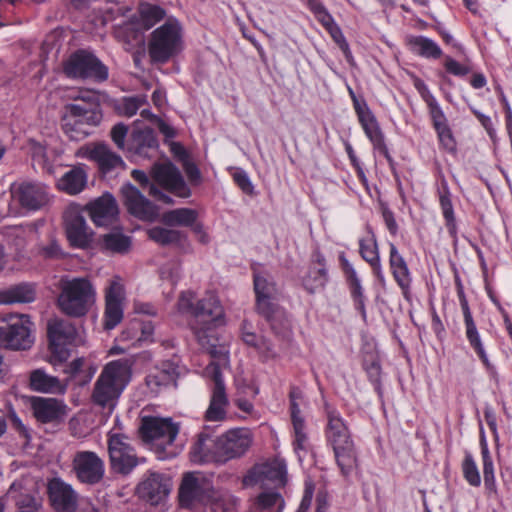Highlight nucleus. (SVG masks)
<instances>
[{
    "instance_id": "f257e3e1",
    "label": "nucleus",
    "mask_w": 512,
    "mask_h": 512,
    "mask_svg": "<svg viewBox=\"0 0 512 512\" xmlns=\"http://www.w3.org/2000/svg\"><path fill=\"white\" fill-rule=\"evenodd\" d=\"M327 419L325 438L333 449L334 457L344 477H348L357 465V454L352 434L339 410L324 404Z\"/></svg>"
},
{
    "instance_id": "f03ea898",
    "label": "nucleus",
    "mask_w": 512,
    "mask_h": 512,
    "mask_svg": "<svg viewBox=\"0 0 512 512\" xmlns=\"http://www.w3.org/2000/svg\"><path fill=\"white\" fill-rule=\"evenodd\" d=\"M130 359L122 358L108 362L94 384L91 399L92 402L112 412L117 405L125 387L132 375Z\"/></svg>"
},
{
    "instance_id": "7ed1b4c3",
    "label": "nucleus",
    "mask_w": 512,
    "mask_h": 512,
    "mask_svg": "<svg viewBox=\"0 0 512 512\" xmlns=\"http://www.w3.org/2000/svg\"><path fill=\"white\" fill-rule=\"evenodd\" d=\"M57 306L69 317H84L96 301V290L87 277L63 276L58 283Z\"/></svg>"
},
{
    "instance_id": "20e7f679",
    "label": "nucleus",
    "mask_w": 512,
    "mask_h": 512,
    "mask_svg": "<svg viewBox=\"0 0 512 512\" xmlns=\"http://www.w3.org/2000/svg\"><path fill=\"white\" fill-rule=\"evenodd\" d=\"M47 336L49 340V362L57 369L70 357V346H76L81 342L77 328L74 324L64 319H52L47 324Z\"/></svg>"
},
{
    "instance_id": "39448f33",
    "label": "nucleus",
    "mask_w": 512,
    "mask_h": 512,
    "mask_svg": "<svg viewBox=\"0 0 512 512\" xmlns=\"http://www.w3.org/2000/svg\"><path fill=\"white\" fill-rule=\"evenodd\" d=\"M181 27L177 20L168 19L150 35L148 53L151 62L164 64L180 50Z\"/></svg>"
},
{
    "instance_id": "423d86ee",
    "label": "nucleus",
    "mask_w": 512,
    "mask_h": 512,
    "mask_svg": "<svg viewBox=\"0 0 512 512\" xmlns=\"http://www.w3.org/2000/svg\"><path fill=\"white\" fill-rule=\"evenodd\" d=\"M413 85L426 103L432 126L437 134L440 146L449 153L456 152L457 144L448 119L426 83L418 76L413 75Z\"/></svg>"
},
{
    "instance_id": "0eeeda50",
    "label": "nucleus",
    "mask_w": 512,
    "mask_h": 512,
    "mask_svg": "<svg viewBox=\"0 0 512 512\" xmlns=\"http://www.w3.org/2000/svg\"><path fill=\"white\" fill-rule=\"evenodd\" d=\"M63 71L70 79L104 82L108 79V67L92 52L78 49L63 63Z\"/></svg>"
},
{
    "instance_id": "6e6552de",
    "label": "nucleus",
    "mask_w": 512,
    "mask_h": 512,
    "mask_svg": "<svg viewBox=\"0 0 512 512\" xmlns=\"http://www.w3.org/2000/svg\"><path fill=\"white\" fill-rule=\"evenodd\" d=\"M205 376L212 380L210 400L204 419L210 422H222L227 419L229 399L219 362L212 360L204 369Z\"/></svg>"
},
{
    "instance_id": "1a4fd4ad",
    "label": "nucleus",
    "mask_w": 512,
    "mask_h": 512,
    "mask_svg": "<svg viewBox=\"0 0 512 512\" xmlns=\"http://www.w3.org/2000/svg\"><path fill=\"white\" fill-rule=\"evenodd\" d=\"M28 315H10L0 326V344L9 350H27L34 342Z\"/></svg>"
},
{
    "instance_id": "9d476101",
    "label": "nucleus",
    "mask_w": 512,
    "mask_h": 512,
    "mask_svg": "<svg viewBox=\"0 0 512 512\" xmlns=\"http://www.w3.org/2000/svg\"><path fill=\"white\" fill-rule=\"evenodd\" d=\"M253 435L247 428H233L219 436L213 443L216 448V462L226 463L242 457L251 447Z\"/></svg>"
},
{
    "instance_id": "9b49d317",
    "label": "nucleus",
    "mask_w": 512,
    "mask_h": 512,
    "mask_svg": "<svg viewBox=\"0 0 512 512\" xmlns=\"http://www.w3.org/2000/svg\"><path fill=\"white\" fill-rule=\"evenodd\" d=\"M222 316L223 309L214 296L210 295L197 302L189 324L201 346H204L207 333L216 326Z\"/></svg>"
},
{
    "instance_id": "f8f14e48",
    "label": "nucleus",
    "mask_w": 512,
    "mask_h": 512,
    "mask_svg": "<svg viewBox=\"0 0 512 512\" xmlns=\"http://www.w3.org/2000/svg\"><path fill=\"white\" fill-rule=\"evenodd\" d=\"M108 453L111 469L124 476L129 475L140 462L135 448L125 434H109Z\"/></svg>"
},
{
    "instance_id": "ddd939ff",
    "label": "nucleus",
    "mask_w": 512,
    "mask_h": 512,
    "mask_svg": "<svg viewBox=\"0 0 512 512\" xmlns=\"http://www.w3.org/2000/svg\"><path fill=\"white\" fill-rule=\"evenodd\" d=\"M72 472L84 485L94 486L102 482L105 476L104 460L94 451L75 452L71 461Z\"/></svg>"
},
{
    "instance_id": "4468645a",
    "label": "nucleus",
    "mask_w": 512,
    "mask_h": 512,
    "mask_svg": "<svg viewBox=\"0 0 512 512\" xmlns=\"http://www.w3.org/2000/svg\"><path fill=\"white\" fill-rule=\"evenodd\" d=\"M152 180L163 189L180 198L191 196V189L179 169L169 160L156 162L150 170Z\"/></svg>"
},
{
    "instance_id": "2eb2a0df",
    "label": "nucleus",
    "mask_w": 512,
    "mask_h": 512,
    "mask_svg": "<svg viewBox=\"0 0 512 512\" xmlns=\"http://www.w3.org/2000/svg\"><path fill=\"white\" fill-rule=\"evenodd\" d=\"M139 431L145 442L164 447L175 441L179 427L170 418L145 416L141 419Z\"/></svg>"
},
{
    "instance_id": "dca6fc26",
    "label": "nucleus",
    "mask_w": 512,
    "mask_h": 512,
    "mask_svg": "<svg viewBox=\"0 0 512 512\" xmlns=\"http://www.w3.org/2000/svg\"><path fill=\"white\" fill-rule=\"evenodd\" d=\"M247 485L260 484L262 487L273 485V488L284 487L287 483L286 463L280 459H274L257 464L251 468L244 478Z\"/></svg>"
},
{
    "instance_id": "f3484780",
    "label": "nucleus",
    "mask_w": 512,
    "mask_h": 512,
    "mask_svg": "<svg viewBox=\"0 0 512 512\" xmlns=\"http://www.w3.org/2000/svg\"><path fill=\"white\" fill-rule=\"evenodd\" d=\"M457 296L464 317L467 340L482 361L483 365L488 370L489 374L494 377L496 375V369L494 365L489 361L486 351L483 347L479 332L472 316V312L469 307L468 300L464 292L463 285L460 281L457 282Z\"/></svg>"
},
{
    "instance_id": "a211bd4d",
    "label": "nucleus",
    "mask_w": 512,
    "mask_h": 512,
    "mask_svg": "<svg viewBox=\"0 0 512 512\" xmlns=\"http://www.w3.org/2000/svg\"><path fill=\"white\" fill-rule=\"evenodd\" d=\"M123 203L127 211L141 221L153 222L159 216V207L147 199L142 192L131 183L121 187Z\"/></svg>"
},
{
    "instance_id": "6ab92c4d",
    "label": "nucleus",
    "mask_w": 512,
    "mask_h": 512,
    "mask_svg": "<svg viewBox=\"0 0 512 512\" xmlns=\"http://www.w3.org/2000/svg\"><path fill=\"white\" fill-rule=\"evenodd\" d=\"M159 151V141L155 131L145 126L133 128L128 138L126 156L133 160L152 159Z\"/></svg>"
},
{
    "instance_id": "aec40b11",
    "label": "nucleus",
    "mask_w": 512,
    "mask_h": 512,
    "mask_svg": "<svg viewBox=\"0 0 512 512\" xmlns=\"http://www.w3.org/2000/svg\"><path fill=\"white\" fill-rule=\"evenodd\" d=\"M66 236L73 248L86 249L93 242L94 232L87 225L77 206L71 205L64 214Z\"/></svg>"
},
{
    "instance_id": "412c9836",
    "label": "nucleus",
    "mask_w": 512,
    "mask_h": 512,
    "mask_svg": "<svg viewBox=\"0 0 512 512\" xmlns=\"http://www.w3.org/2000/svg\"><path fill=\"white\" fill-rule=\"evenodd\" d=\"M12 195L26 211H38L50 202L49 188L40 182L25 181L13 186Z\"/></svg>"
},
{
    "instance_id": "4be33fe9",
    "label": "nucleus",
    "mask_w": 512,
    "mask_h": 512,
    "mask_svg": "<svg viewBox=\"0 0 512 512\" xmlns=\"http://www.w3.org/2000/svg\"><path fill=\"white\" fill-rule=\"evenodd\" d=\"M308 9L313 13L316 20L330 34L333 41L338 45L339 49L343 52L346 60L351 62L353 59L349 44L339 27L335 22L333 16L329 13L321 0H306Z\"/></svg>"
},
{
    "instance_id": "5701e85b",
    "label": "nucleus",
    "mask_w": 512,
    "mask_h": 512,
    "mask_svg": "<svg viewBox=\"0 0 512 512\" xmlns=\"http://www.w3.org/2000/svg\"><path fill=\"white\" fill-rule=\"evenodd\" d=\"M212 485L204 477L186 473L179 487V501L182 507L189 508L196 502H203L211 496Z\"/></svg>"
},
{
    "instance_id": "b1692460",
    "label": "nucleus",
    "mask_w": 512,
    "mask_h": 512,
    "mask_svg": "<svg viewBox=\"0 0 512 512\" xmlns=\"http://www.w3.org/2000/svg\"><path fill=\"white\" fill-rule=\"evenodd\" d=\"M47 494L51 506L56 512H75L77 509V493L72 485L59 477L48 481Z\"/></svg>"
},
{
    "instance_id": "393cba45",
    "label": "nucleus",
    "mask_w": 512,
    "mask_h": 512,
    "mask_svg": "<svg viewBox=\"0 0 512 512\" xmlns=\"http://www.w3.org/2000/svg\"><path fill=\"white\" fill-rule=\"evenodd\" d=\"M123 300V285L116 280L111 281L105 293L104 329H114L123 319Z\"/></svg>"
},
{
    "instance_id": "a878e982",
    "label": "nucleus",
    "mask_w": 512,
    "mask_h": 512,
    "mask_svg": "<svg viewBox=\"0 0 512 512\" xmlns=\"http://www.w3.org/2000/svg\"><path fill=\"white\" fill-rule=\"evenodd\" d=\"M339 262L345 276V280L350 292L351 299L353 301L354 308L360 313L363 321L366 322V296L364 294V289L362 287L361 280L358 277V274L354 269L353 265L346 258L344 252L340 253Z\"/></svg>"
},
{
    "instance_id": "bb28decb",
    "label": "nucleus",
    "mask_w": 512,
    "mask_h": 512,
    "mask_svg": "<svg viewBox=\"0 0 512 512\" xmlns=\"http://www.w3.org/2000/svg\"><path fill=\"white\" fill-rule=\"evenodd\" d=\"M86 210L96 226H109L116 221L119 210L116 199L104 193L86 205Z\"/></svg>"
},
{
    "instance_id": "cd10ccee",
    "label": "nucleus",
    "mask_w": 512,
    "mask_h": 512,
    "mask_svg": "<svg viewBox=\"0 0 512 512\" xmlns=\"http://www.w3.org/2000/svg\"><path fill=\"white\" fill-rule=\"evenodd\" d=\"M254 292L256 296V311L258 314H267L271 307L277 305L278 294L276 283L272 277L263 273L253 275Z\"/></svg>"
},
{
    "instance_id": "c85d7f7f",
    "label": "nucleus",
    "mask_w": 512,
    "mask_h": 512,
    "mask_svg": "<svg viewBox=\"0 0 512 512\" xmlns=\"http://www.w3.org/2000/svg\"><path fill=\"white\" fill-rule=\"evenodd\" d=\"M169 492V480L161 473H151L137 486L138 496L152 505L159 504Z\"/></svg>"
},
{
    "instance_id": "c756f323",
    "label": "nucleus",
    "mask_w": 512,
    "mask_h": 512,
    "mask_svg": "<svg viewBox=\"0 0 512 512\" xmlns=\"http://www.w3.org/2000/svg\"><path fill=\"white\" fill-rule=\"evenodd\" d=\"M179 367L172 361H163L160 366L152 369L145 377V383L150 392L157 395L162 388L176 386Z\"/></svg>"
},
{
    "instance_id": "7c9ffc66",
    "label": "nucleus",
    "mask_w": 512,
    "mask_h": 512,
    "mask_svg": "<svg viewBox=\"0 0 512 512\" xmlns=\"http://www.w3.org/2000/svg\"><path fill=\"white\" fill-rule=\"evenodd\" d=\"M30 404L34 417L41 423L59 421L66 414V406L55 398L33 396Z\"/></svg>"
},
{
    "instance_id": "2f4dec72",
    "label": "nucleus",
    "mask_w": 512,
    "mask_h": 512,
    "mask_svg": "<svg viewBox=\"0 0 512 512\" xmlns=\"http://www.w3.org/2000/svg\"><path fill=\"white\" fill-rule=\"evenodd\" d=\"M88 158L94 161L99 171L109 174L116 170H125L126 164L106 143H96L89 151Z\"/></svg>"
},
{
    "instance_id": "473e14b6",
    "label": "nucleus",
    "mask_w": 512,
    "mask_h": 512,
    "mask_svg": "<svg viewBox=\"0 0 512 512\" xmlns=\"http://www.w3.org/2000/svg\"><path fill=\"white\" fill-rule=\"evenodd\" d=\"M368 237L359 240V253L364 261H366L375 277L380 281H384V273L381 265L378 242L373 229L367 226Z\"/></svg>"
},
{
    "instance_id": "72a5a7b5",
    "label": "nucleus",
    "mask_w": 512,
    "mask_h": 512,
    "mask_svg": "<svg viewBox=\"0 0 512 512\" xmlns=\"http://www.w3.org/2000/svg\"><path fill=\"white\" fill-rule=\"evenodd\" d=\"M358 109L359 111L356 113L358 122L372 144L373 149L384 148L386 145L385 135L376 116L369 106H365V109H360V107Z\"/></svg>"
},
{
    "instance_id": "f704fd0d",
    "label": "nucleus",
    "mask_w": 512,
    "mask_h": 512,
    "mask_svg": "<svg viewBox=\"0 0 512 512\" xmlns=\"http://www.w3.org/2000/svg\"><path fill=\"white\" fill-rule=\"evenodd\" d=\"M358 109L359 111L356 113L358 122L372 144L373 149L384 148L386 145L385 135L376 116L369 106H365V109H360V107Z\"/></svg>"
},
{
    "instance_id": "c9c22d12",
    "label": "nucleus",
    "mask_w": 512,
    "mask_h": 512,
    "mask_svg": "<svg viewBox=\"0 0 512 512\" xmlns=\"http://www.w3.org/2000/svg\"><path fill=\"white\" fill-rule=\"evenodd\" d=\"M389 266L394 280L401 288L404 296H406L411 287V273L404 257L392 242L389 243Z\"/></svg>"
},
{
    "instance_id": "e433bc0d",
    "label": "nucleus",
    "mask_w": 512,
    "mask_h": 512,
    "mask_svg": "<svg viewBox=\"0 0 512 512\" xmlns=\"http://www.w3.org/2000/svg\"><path fill=\"white\" fill-rule=\"evenodd\" d=\"M36 299V284L22 282L0 289V305L32 303Z\"/></svg>"
},
{
    "instance_id": "4c0bfd02",
    "label": "nucleus",
    "mask_w": 512,
    "mask_h": 512,
    "mask_svg": "<svg viewBox=\"0 0 512 512\" xmlns=\"http://www.w3.org/2000/svg\"><path fill=\"white\" fill-rule=\"evenodd\" d=\"M409 50L422 58L438 60L443 56V51L436 41L423 35H408L405 39Z\"/></svg>"
},
{
    "instance_id": "58836bf2",
    "label": "nucleus",
    "mask_w": 512,
    "mask_h": 512,
    "mask_svg": "<svg viewBox=\"0 0 512 512\" xmlns=\"http://www.w3.org/2000/svg\"><path fill=\"white\" fill-rule=\"evenodd\" d=\"M285 500L277 488H267L253 500L251 512H283Z\"/></svg>"
},
{
    "instance_id": "ea45409f",
    "label": "nucleus",
    "mask_w": 512,
    "mask_h": 512,
    "mask_svg": "<svg viewBox=\"0 0 512 512\" xmlns=\"http://www.w3.org/2000/svg\"><path fill=\"white\" fill-rule=\"evenodd\" d=\"M115 37L128 52L139 50L144 45V34L133 22L125 23L115 29Z\"/></svg>"
},
{
    "instance_id": "a19ab883",
    "label": "nucleus",
    "mask_w": 512,
    "mask_h": 512,
    "mask_svg": "<svg viewBox=\"0 0 512 512\" xmlns=\"http://www.w3.org/2000/svg\"><path fill=\"white\" fill-rule=\"evenodd\" d=\"M30 387L34 391L43 393H63L65 385H62L58 377L48 375L42 369H36L30 374Z\"/></svg>"
},
{
    "instance_id": "79ce46f5",
    "label": "nucleus",
    "mask_w": 512,
    "mask_h": 512,
    "mask_svg": "<svg viewBox=\"0 0 512 512\" xmlns=\"http://www.w3.org/2000/svg\"><path fill=\"white\" fill-rule=\"evenodd\" d=\"M60 367H63L66 380H76L79 385L89 383L96 372V369L92 366H86V361L83 357L76 358L68 364L64 362Z\"/></svg>"
},
{
    "instance_id": "37998d69",
    "label": "nucleus",
    "mask_w": 512,
    "mask_h": 512,
    "mask_svg": "<svg viewBox=\"0 0 512 512\" xmlns=\"http://www.w3.org/2000/svg\"><path fill=\"white\" fill-rule=\"evenodd\" d=\"M439 204L442 211V215L445 221V226L449 235L453 238H457L458 228L454 208L452 204V195L449 187L445 181L442 183L441 189L438 190Z\"/></svg>"
},
{
    "instance_id": "c03bdc74",
    "label": "nucleus",
    "mask_w": 512,
    "mask_h": 512,
    "mask_svg": "<svg viewBox=\"0 0 512 512\" xmlns=\"http://www.w3.org/2000/svg\"><path fill=\"white\" fill-rule=\"evenodd\" d=\"M87 184V173L81 167H73L58 181V188L69 194L76 195L84 190Z\"/></svg>"
},
{
    "instance_id": "a18cd8bd",
    "label": "nucleus",
    "mask_w": 512,
    "mask_h": 512,
    "mask_svg": "<svg viewBox=\"0 0 512 512\" xmlns=\"http://www.w3.org/2000/svg\"><path fill=\"white\" fill-rule=\"evenodd\" d=\"M77 107H65V113L62 117V129L64 133L73 141H80L90 135L91 131L85 127V124L75 119Z\"/></svg>"
},
{
    "instance_id": "49530a36",
    "label": "nucleus",
    "mask_w": 512,
    "mask_h": 512,
    "mask_svg": "<svg viewBox=\"0 0 512 512\" xmlns=\"http://www.w3.org/2000/svg\"><path fill=\"white\" fill-rule=\"evenodd\" d=\"M65 107H77L78 111L75 116L76 120L85 124V127L91 131L92 127L97 126L102 120L100 105L94 101L83 100L80 103L67 104Z\"/></svg>"
},
{
    "instance_id": "de8ad7c7",
    "label": "nucleus",
    "mask_w": 512,
    "mask_h": 512,
    "mask_svg": "<svg viewBox=\"0 0 512 512\" xmlns=\"http://www.w3.org/2000/svg\"><path fill=\"white\" fill-rule=\"evenodd\" d=\"M139 24L145 30H149L166 16V11L161 6L142 2L138 7Z\"/></svg>"
},
{
    "instance_id": "09e8293b",
    "label": "nucleus",
    "mask_w": 512,
    "mask_h": 512,
    "mask_svg": "<svg viewBox=\"0 0 512 512\" xmlns=\"http://www.w3.org/2000/svg\"><path fill=\"white\" fill-rule=\"evenodd\" d=\"M198 213L191 208H177L163 213L161 221L167 226L190 227L197 220Z\"/></svg>"
},
{
    "instance_id": "8fccbe9b",
    "label": "nucleus",
    "mask_w": 512,
    "mask_h": 512,
    "mask_svg": "<svg viewBox=\"0 0 512 512\" xmlns=\"http://www.w3.org/2000/svg\"><path fill=\"white\" fill-rule=\"evenodd\" d=\"M211 441L209 434L205 432H201L198 435L197 440L191 447L190 456L191 460L195 463H208V462H216V448L214 447V451L210 450V446L208 442Z\"/></svg>"
},
{
    "instance_id": "3c124183",
    "label": "nucleus",
    "mask_w": 512,
    "mask_h": 512,
    "mask_svg": "<svg viewBox=\"0 0 512 512\" xmlns=\"http://www.w3.org/2000/svg\"><path fill=\"white\" fill-rule=\"evenodd\" d=\"M270 310L268 315H260L265 318L276 335L285 337L291 329L287 313L278 304L271 307Z\"/></svg>"
},
{
    "instance_id": "603ef678",
    "label": "nucleus",
    "mask_w": 512,
    "mask_h": 512,
    "mask_svg": "<svg viewBox=\"0 0 512 512\" xmlns=\"http://www.w3.org/2000/svg\"><path fill=\"white\" fill-rule=\"evenodd\" d=\"M328 280L329 276L327 268H316V266H311L302 282L305 290L310 294H314L316 291L324 289Z\"/></svg>"
},
{
    "instance_id": "864d4df0",
    "label": "nucleus",
    "mask_w": 512,
    "mask_h": 512,
    "mask_svg": "<svg viewBox=\"0 0 512 512\" xmlns=\"http://www.w3.org/2000/svg\"><path fill=\"white\" fill-rule=\"evenodd\" d=\"M150 240L161 246H169L181 242L183 234L178 230L168 229L161 226H154L147 230Z\"/></svg>"
},
{
    "instance_id": "5fc2aeb1",
    "label": "nucleus",
    "mask_w": 512,
    "mask_h": 512,
    "mask_svg": "<svg viewBox=\"0 0 512 512\" xmlns=\"http://www.w3.org/2000/svg\"><path fill=\"white\" fill-rule=\"evenodd\" d=\"M103 246L113 253L124 254L130 249L131 237L120 231H111L103 235Z\"/></svg>"
},
{
    "instance_id": "6e6d98bb",
    "label": "nucleus",
    "mask_w": 512,
    "mask_h": 512,
    "mask_svg": "<svg viewBox=\"0 0 512 512\" xmlns=\"http://www.w3.org/2000/svg\"><path fill=\"white\" fill-rule=\"evenodd\" d=\"M463 478L472 487L481 485V475L473 455L469 451H465L464 459L461 464Z\"/></svg>"
},
{
    "instance_id": "4d7b16f0",
    "label": "nucleus",
    "mask_w": 512,
    "mask_h": 512,
    "mask_svg": "<svg viewBox=\"0 0 512 512\" xmlns=\"http://www.w3.org/2000/svg\"><path fill=\"white\" fill-rule=\"evenodd\" d=\"M145 104V99L142 96L124 97L117 106L119 114L132 117L137 111Z\"/></svg>"
},
{
    "instance_id": "13d9d810",
    "label": "nucleus",
    "mask_w": 512,
    "mask_h": 512,
    "mask_svg": "<svg viewBox=\"0 0 512 512\" xmlns=\"http://www.w3.org/2000/svg\"><path fill=\"white\" fill-rule=\"evenodd\" d=\"M293 425V433H294V440H293V447L296 453H299L300 451L306 452L308 450L309 446V438L308 434L306 432V424L305 421H298L295 423H292Z\"/></svg>"
},
{
    "instance_id": "bf43d9fd",
    "label": "nucleus",
    "mask_w": 512,
    "mask_h": 512,
    "mask_svg": "<svg viewBox=\"0 0 512 512\" xmlns=\"http://www.w3.org/2000/svg\"><path fill=\"white\" fill-rule=\"evenodd\" d=\"M128 126L120 122L115 124L110 131V137L116 147L123 152H126L128 148Z\"/></svg>"
},
{
    "instance_id": "052dcab7",
    "label": "nucleus",
    "mask_w": 512,
    "mask_h": 512,
    "mask_svg": "<svg viewBox=\"0 0 512 512\" xmlns=\"http://www.w3.org/2000/svg\"><path fill=\"white\" fill-rule=\"evenodd\" d=\"M39 255L48 260H58L65 256L60 244L55 239H51L49 243L42 245L39 248Z\"/></svg>"
},
{
    "instance_id": "680f3d73",
    "label": "nucleus",
    "mask_w": 512,
    "mask_h": 512,
    "mask_svg": "<svg viewBox=\"0 0 512 512\" xmlns=\"http://www.w3.org/2000/svg\"><path fill=\"white\" fill-rule=\"evenodd\" d=\"M483 481L485 493L488 497H498V488L496 484L494 465L483 467Z\"/></svg>"
},
{
    "instance_id": "e2e57ef3",
    "label": "nucleus",
    "mask_w": 512,
    "mask_h": 512,
    "mask_svg": "<svg viewBox=\"0 0 512 512\" xmlns=\"http://www.w3.org/2000/svg\"><path fill=\"white\" fill-rule=\"evenodd\" d=\"M443 66L447 73L458 77H464L470 72V68L456 61L451 56L444 57Z\"/></svg>"
},
{
    "instance_id": "0e129e2a",
    "label": "nucleus",
    "mask_w": 512,
    "mask_h": 512,
    "mask_svg": "<svg viewBox=\"0 0 512 512\" xmlns=\"http://www.w3.org/2000/svg\"><path fill=\"white\" fill-rule=\"evenodd\" d=\"M256 350L264 362L275 359L278 356L273 343L264 337H260V341L256 347Z\"/></svg>"
},
{
    "instance_id": "69168bd1",
    "label": "nucleus",
    "mask_w": 512,
    "mask_h": 512,
    "mask_svg": "<svg viewBox=\"0 0 512 512\" xmlns=\"http://www.w3.org/2000/svg\"><path fill=\"white\" fill-rule=\"evenodd\" d=\"M216 341L217 339L213 338L207 333V338L204 339V346L202 347L208 351V353L211 355L213 359H219L222 360L223 362H226V352L224 351L223 347H218L216 345Z\"/></svg>"
},
{
    "instance_id": "338daca9",
    "label": "nucleus",
    "mask_w": 512,
    "mask_h": 512,
    "mask_svg": "<svg viewBox=\"0 0 512 512\" xmlns=\"http://www.w3.org/2000/svg\"><path fill=\"white\" fill-rule=\"evenodd\" d=\"M233 180L235 184L245 193L248 195L253 194L254 192V186L249 178V175L247 172L243 169H238L233 174Z\"/></svg>"
},
{
    "instance_id": "774afa93",
    "label": "nucleus",
    "mask_w": 512,
    "mask_h": 512,
    "mask_svg": "<svg viewBox=\"0 0 512 512\" xmlns=\"http://www.w3.org/2000/svg\"><path fill=\"white\" fill-rule=\"evenodd\" d=\"M381 213L384 223L392 236H396L399 230L393 211L387 206H381Z\"/></svg>"
}]
</instances>
